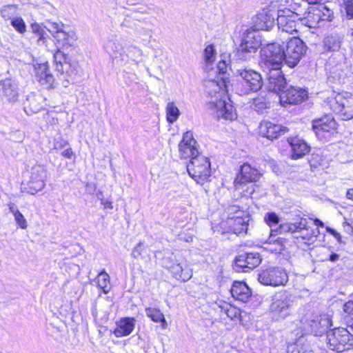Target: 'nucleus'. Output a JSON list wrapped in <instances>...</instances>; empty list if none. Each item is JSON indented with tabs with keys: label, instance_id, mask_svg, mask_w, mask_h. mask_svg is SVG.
I'll return each mask as SVG.
<instances>
[{
	"label": "nucleus",
	"instance_id": "15",
	"mask_svg": "<svg viewBox=\"0 0 353 353\" xmlns=\"http://www.w3.org/2000/svg\"><path fill=\"white\" fill-rule=\"evenodd\" d=\"M179 154L181 159L190 160L200 155L196 141L191 132L188 131L183 134V139L179 144Z\"/></svg>",
	"mask_w": 353,
	"mask_h": 353
},
{
	"label": "nucleus",
	"instance_id": "44",
	"mask_svg": "<svg viewBox=\"0 0 353 353\" xmlns=\"http://www.w3.org/2000/svg\"><path fill=\"white\" fill-rule=\"evenodd\" d=\"M341 6L345 10L347 19H353V0H342Z\"/></svg>",
	"mask_w": 353,
	"mask_h": 353
},
{
	"label": "nucleus",
	"instance_id": "54",
	"mask_svg": "<svg viewBox=\"0 0 353 353\" xmlns=\"http://www.w3.org/2000/svg\"><path fill=\"white\" fill-rule=\"evenodd\" d=\"M343 310L345 313L353 315V301L346 302L343 305Z\"/></svg>",
	"mask_w": 353,
	"mask_h": 353
},
{
	"label": "nucleus",
	"instance_id": "55",
	"mask_svg": "<svg viewBox=\"0 0 353 353\" xmlns=\"http://www.w3.org/2000/svg\"><path fill=\"white\" fill-rule=\"evenodd\" d=\"M227 66L225 61H219L217 65V70H219L220 74H225L226 72Z\"/></svg>",
	"mask_w": 353,
	"mask_h": 353
},
{
	"label": "nucleus",
	"instance_id": "5",
	"mask_svg": "<svg viewBox=\"0 0 353 353\" xmlns=\"http://www.w3.org/2000/svg\"><path fill=\"white\" fill-rule=\"evenodd\" d=\"M327 347L341 352L353 346V335L343 327L330 328L325 336Z\"/></svg>",
	"mask_w": 353,
	"mask_h": 353
},
{
	"label": "nucleus",
	"instance_id": "61",
	"mask_svg": "<svg viewBox=\"0 0 353 353\" xmlns=\"http://www.w3.org/2000/svg\"><path fill=\"white\" fill-rule=\"evenodd\" d=\"M160 323H161V326L163 328H166L167 327V325H168V323H167V321L164 317V315L162 317V319H161L160 321Z\"/></svg>",
	"mask_w": 353,
	"mask_h": 353
},
{
	"label": "nucleus",
	"instance_id": "30",
	"mask_svg": "<svg viewBox=\"0 0 353 353\" xmlns=\"http://www.w3.org/2000/svg\"><path fill=\"white\" fill-rule=\"evenodd\" d=\"M341 38L337 34H328L323 39L324 51H337L341 48Z\"/></svg>",
	"mask_w": 353,
	"mask_h": 353
},
{
	"label": "nucleus",
	"instance_id": "62",
	"mask_svg": "<svg viewBox=\"0 0 353 353\" xmlns=\"http://www.w3.org/2000/svg\"><path fill=\"white\" fill-rule=\"evenodd\" d=\"M347 198L350 199H353V189L347 190Z\"/></svg>",
	"mask_w": 353,
	"mask_h": 353
},
{
	"label": "nucleus",
	"instance_id": "43",
	"mask_svg": "<svg viewBox=\"0 0 353 353\" xmlns=\"http://www.w3.org/2000/svg\"><path fill=\"white\" fill-rule=\"evenodd\" d=\"M11 25L19 33L23 34L26 31V25L23 19L20 17H13Z\"/></svg>",
	"mask_w": 353,
	"mask_h": 353
},
{
	"label": "nucleus",
	"instance_id": "37",
	"mask_svg": "<svg viewBox=\"0 0 353 353\" xmlns=\"http://www.w3.org/2000/svg\"><path fill=\"white\" fill-rule=\"evenodd\" d=\"M105 49L110 55L117 57L119 54H121L122 47L118 41L110 40L105 43Z\"/></svg>",
	"mask_w": 353,
	"mask_h": 353
},
{
	"label": "nucleus",
	"instance_id": "32",
	"mask_svg": "<svg viewBox=\"0 0 353 353\" xmlns=\"http://www.w3.org/2000/svg\"><path fill=\"white\" fill-rule=\"evenodd\" d=\"M61 48H57V51L54 54V60L57 70H66L70 68V62L66 54L61 50Z\"/></svg>",
	"mask_w": 353,
	"mask_h": 353
},
{
	"label": "nucleus",
	"instance_id": "3",
	"mask_svg": "<svg viewBox=\"0 0 353 353\" xmlns=\"http://www.w3.org/2000/svg\"><path fill=\"white\" fill-rule=\"evenodd\" d=\"M326 105L342 120L347 121L353 118V94L350 92L336 93L332 91L325 101Z\"/></svg>",
	"mask_w": 353,
	"mask_h": 353
},
{
	"label": "nucleus",
	"instance_id": "60",
	"mask_svg": "<svg viewBox=\"0 0 353 353\" xmlns=\"http://www.w3.org/2000/svg\"><path fill=\"white\" fill-rule=\"evenodd\" d=\"M246 191H247V193L245 194V196H248V194L249 195L252 194V193L254 192L253 185H252L250 187H248Z\"/></svg>",
	"mask_w": 353,
	"mask_h": 353
},
{
	"label": "nucleus",
	"instance_id": "47",
	"mask_svg": "<svg viewBox=\"0 0 353 353\" xmlns=\"http://www.w3.org/2000/svg\"><path fill=\"white\" fill-rule=\"evenodd\" d=\"M264 220L270 228L278 224L279 221V216L274 212L267 213L264 216Z\"/></svg>",
	"mask_w": 353,
	"mask_h": 353
},
{
	"label": "nucleus",
	"instance_id": "4",
	"mask_svg": "<svg viewBox=\"0 0 353 353\" xmlns=\"http://www.w3.org/2000/svg\"><path fill=\"white\" fill-rule=\"evenodd\" d=\"M161 263L179 281L185 282L192 276V270L188 267L186 260L179 252L163 256Z\"/></svg>",
	"mask_w": 353,
	"mask_h": 353
},
{
	"label": "nucleus",
	"instance_id": "21",
	"mask_svg": "<svg viewBox=\"0 0 353 353\" xmlns=\"http://www.w3.org/2000/svg\"><path fill=\"white\" fill-rule=\"evenodd\" d=\"M336 127V123L331 115H325L312 121V130L317 139L320 140L325 138V132H329L330 130H334Z\"/></svg>",
	"mask_w": 353,
	"mask_h": 353
},
{
	"label": "nucleus",
	"instance_id": "34",
	"mask_svg": "<svg viewBox=\"0 0 353 353\" xmlns=\"http://www.w3.org/2000/svg\"><path fill=\"white\" fill-rule=\"evenodd\" d=\"M165 112L167 121L170 123H174L180 115L179 110L173 101L168 103Z\"/></svg>",
	"mask_w": 353,
	"mask_h": 353
},
{
	"label": "nucleus",
	"instance_id": "31",
	"mask_svg": "<svg viewBox=\"0 0 353 353\" xmlns=\"http://www.w3.org/2000/svg\"><path fill=\"white\" fill-rule=\"evenodd\" d=\"M292 150V157L293 159H298L305 154L308 151V146L306 143L299 139H294L290 142Z\"/></svg>",
	"mask_w": 353,
	"mask_h": 353
},
{
	"label": "nucleus",
	"instance_id": "18",
	"mask_svg": "<svg viewBox=\"0 0 353 353\" xmlns=\"http://www.w3.org/2000/svg\"><path fill=\"white\" fill-rule=\"evenodd\" d=\"M332 326V323L328 315L315 316L310 319V334L322 337L324 334L327 335Z\"/></svg>",
	"mask_w": 353,
	"mask_h": 353
},
{
	"label": "nucleus",
	"instance_id": "51",
	"mask_svg": "<svg viewBox=\"0 0 353 353\" xmlns=\"http://www.w3.org/2000/svg\"><path fill=\"white\" fill-rule=\"evenodd\" d=\"M204 55L205 61L208 63H211L213 61V57L214 55V50L212 45H208L205 50Z\"/></svg>",
	"mask_w": 353,
	"mask_h": 353
},
{
	"label": "nucleus",
	"instance_id": "36",
	"mask_svg": "<svg viewBox=\"0 0 353 353\" xmlns=\"http://www.w3.org/2000/svg\"><path fill=\"white\" fill-rule=\"evenodd\" d=\"M233 220V230L235 234H241L248 230L247 221L241 217L236 216Z\"/></svg>",
	"mask_w": 353,
	"mask_h": 353
},
{
	"label": "nucleus",
	"instance_id": "7",
	"mask_svg": "<svg viewBox=\"0 0 353 353\" xmlns=\"http://www.w3.org/2000/svg\"><path fill=\"white\" fill-rule=\"evenodd\" d=\"M293 304L291 294L287 291L276 292L272 298L270 312L276 320L284 319L290 314Z\"/></svg>",
	"mask_w": 353,
	"mask_h": 353
},
{
	"label": "nucleus",
	"instance_id": "35",
	"mask_svg": "<svg viewBox=\"0 0 353 353\" xmlns=\"http://www.w3.org/2000/svg\"><path fill=\"white\" fill-rule=\"evenodd\" d=\"M9 209L10 212L13 214L17 225L21 229H26L28 227L27 221L23 215L19 211L16 205L14 203H10L9 205Z\"/></svg>",
	"mask_w": 353,
	"mask_h": 353
},
{
	"label": "nucleus",
	"instance_id": "48",
	"mask_svg": "<svg viewBox=\"0 0 353 353\" xmlns=\"http://www.w3.org/2000/svg\"><path fill=\"white\" fill-rule=\"evenodd\" d=\"M145 251L143 242H139L137 245L133 249L132 252V256L134 259L143 257V254Z\"/></svg>",
	"mask_w": 353,
	"mask_h": 353
},
{
	"label": "nucleus",
	"instance_id": "46",
	"mask_svg": "<svg viewBox=\"0 0 353 353\" xmlns=\"http://www.w3.org/2000/svg\"><path fill=\"white\" fill-rule=\"evenodd\" d=\"M57 71L61 72V74L65 73V74L67 75V77L68 78L65 80L67 83H69L70 81L72 83L74 82V77L77 74V69L70 63V68H68L66 70H57Z\"/></svg>",
	"mask_w": 353,
	"mask_h": 353
},
{
	"label": "nucleus",
	"instance_id": "42",
	"mask_svg": "<svg viewBox=\"0 0 353 353\" xmlns=\"http://www.w3.org/2000/svg\"><path fill=\"white\" fill-rule=\"evenodd\" d=\"M145 312L146 316L156 323H159L163 316L160 310L154 307H147L145 309Z\"/></svg>",
	"mask_w": 353,
	"mask_h": 353
},
{
	"label": "nucleus",
	"instance_id": "33",
	"mask_svg": "<svg viewBox=\"0 0 353 353\" xmlns=\"http://www.w3.org/2000/svg\"><path fill=\"white\" fill-rule=\"evenodd\" d=\"M96 279L98 287L102 290L103 293H108L111 288L110 276L105 270H103L100 273H99Z\"/></svg>",
	"mask_w": 353,
	"mask_h": 353
},
{
	"label": "nucleus",
	"instance_id": "11",
	"mask_svg": "<svg viewBox=\"0 0 353 353\" xmlns=\"http://www.w3.org/2000/svg\"><path fill=\"white\" fill-rule=\"evenodd\" d=\"M45 178L46 170L44 167L40 165L33 166L31 169L30 180L21 183V191L28 194H35L44 188Z\"/></svg>",
	"mask_w": 353,
	"mask_h": 353
},
{
	"label": "nucleus",
	"instance_id": "41",
	"mask_svg": "<svg viewBox=\"0 0 353 353\" xmlns=\"http://www.w3.org/2000/svg\"><path fill=\"white\" fill-rule=\"evenodd\" d=\"M253 108L258 112H263L264 110L270 106V102L263 97H257L254 99Z\"/></svg>",
	"mask_w": 353,
	"mask_h": 353
},
{
	"label": "nucleus",
	"instance_id": "9",
	"mask_svg": "<svg viewBox=\"0 0 353 353\" xmlns=\"http://www.w3.org/2000/svg\"><path fill=\"white\" fill-rule=\"evenodd\" d=\"M261 45L259 32L254 30H247L243 35L241 42L237 48L239 59L246 61L249 59Z\"/></svg>",
	"mask_w": 353,
	"mask_h": 353
},
{
	"label": "nucleus",
	"instance_id": "24",
	"mask_svg": "<svg viewBox=\"0 0 353 353\" xmlns=\"http://www.w3.org/2000/svg\"><path fill=\"white\" fill-rule=\"evenodd\" d=\"M55 44L57 48L68 49L74 45L77 37L72 30L66 31L65 30L54 34Z\"/></svg>",
	"mask_w": 353,
	"mask_h": 353
},
{
	"label": "nucleus",
	"instance_id": "50",
	"mask_svg": "<svg viewBox=\"0 0 353 353\" xmlns=\"http://www.w3.org/2000/svg\"><path fill=\"white\" fill-rule=\"evenodd\" d=\"M323 161V157L319 153H312L310 158V167L316 168Z\"/></svg>",
	"mask_w": 353,
	"mask_h": 353
},
{
	"label": "nucleus",
	"instance_id": "38",
	"mask_svg": "<svg viewBox=\"0 0 353 353\" xmlns=\"http://www.w3.org/2000/svg\"><path fill=\"white\" fill-rule=\"evenodd\" d=\"M17 5H6L0 9V12L4 19H12L17 14Z\"/></svg>",
	"mask_w": 353,
	"mask_h": 353
},
{
	"label": "nucleus",
	"instance_id": "17",
	"mask_svg": "<svg viewBox=\"0 0 353 353\" xmlns=\"http://www.w3.org/2000/svg\"><path fill=\"white\" fill-rule=\"evenodd\" d=\"M261 262V258L258 252L244 253L236 256L235 259L236 270L241 269L243 272L256 268Z\"/></svg>",
	"mask_w": 353,
	"mask_h": 353
},
{
	"label": "nucleus",
	"instance_id": "59",
	"mask_svg": "<svg viewBox=\"0 0 353 353\" xmlns=\"http://www.w3.org/2000/svg\"><path fill=\"white\" fill-rule=\"evenodd\" d=\"M339 258V255L336 253H332L329 256V260L332 262L336 261Z\"/></svg>",
	"mask_w": 353,
	"mask_h": 353
},
{
	"label": "nucleus",
	"instance_id": "14",
	"mask_svg": "<svg viewBox=\"0 0 353 353\" xmlns=\"http://www.w3.org/2000/svg\"><path fill=\"white\" fill-rule=\"evenodd\" d=\"M298 16L290 9L279 10L277 12V25L279 29L283 32L292 34L293 32H299L297 28L299 24L296 19Z\"/></svg>",
	"mask_w": 353,
	"mask_h": 353
},
{
	"label": "nucleus",
	"instance_id": "28",
	"mask_svg": "<svg viewBox=\"0 0 353 353\" xmlns=\"http://www.w3.org/2000/svg\"><path fill=\"white\" fill-rule=\"evenodd\" d=\"M302 232V229L300 226H298L293 223H282L279 225L278 228H276L275 230H274V233H279V234H283V233H288L290 232L292 234H299ZM294 238H296L298 240V243H301V241L304 240L305 238V236L302 235H294Z\"/></svg>",
	"mask_w": 353,
	"mask_h": 353
},
{
	"label": "nucleus",
	"instance_id": "57",
	"mask_svg": "<svg viewBox=\"0 0 353 353\" xmlns=\"http://www.w3.org/2000/svg\"><path fill=\"white\" fill-rule=\"evenodd\" d=\"M48 37V34H47L46 31L45 30V34H42V37L41 38L38 39V43L39 45H46L47 42V38Z\"/></svg>",
	"mask_w": 353,
	"mask_h": 353
},
{
	"label": "nucleus",
	"instance_id": "63",
	"mask_svg": "<svg viewBox=\"0 0 353 353\" xmlns=\"http://www.w3.org/2000/svg\"><path fill=\"white\" fill-rule=\"evenodd\" d=\"M345 224L348 227V229L352 230L353 228V221L351 222V223L345 222Z\"/></svg>",
	"mask_w": 353,
	"mask_h": 353
},
{
	"label": "nucleus",
	"instance_id": "13",
	"mask_svg": "<svg viewBox=\"0 0 353 353\" xmlns=\"http://www.w3.org/2000/svg\"><path fill=\"white\" fill-rule=\"evenodd\" d=\"M259 281L265 285L279 286L288 280L287 273L281 268H271L262 270L258 275Z\"/></svg>",
	"mask_w": 353,
	"mask_h": 353
},
{
	"label": "nucleus",
	"instance_id": "40",
	"mask_svg": "<svg viewBox=\"0 0 353 353\" xmlns=\"http://www.w3.org/2000/svg\"><path fill=\"white\" fill-rule=\"evenodd\" d=\"M313 221L315 228L312 229V232L310 233V241H312V237H314L316 239H320L321 237H322V239H323L325 233L324 232H321L319 228L324 229V223L319 219H314Z\"/></svg>",
	"mask_w": 353,
	"mask_h": 353
},
{
	"label": "nucleus",
	"instance_id": "27",
	"mask_svg": "<svg viewBox=\"0 0 353 353\" xmlns=\"http://www.w3.org/2000/svg\"><path fill=\"white\" fill-rule=\"evenodd\" d=\"M275 236L276 234H274V230L271 229L270 236L267 241L264 243L265 245L264 248L271 252L279 253L284 250L286 241L285 239L281 237L275 239Z\"/></svg>",
	"mask_w": 353,
	"mask_h": 353
},
{
	"label": "nucleus",
	"instance_id": "64",
	"mask_svg": "<svg viewBox=\"0 0 353 353\" xmlns=\"http://www.w3.org/2000/svg\"><path fill=\"white\" fill-rule=\"evenodd\" d=\"M105 208H112V203H111V202H107V203L105 204Z\"/></svg>",
	"mask_w": 353,
	"mask_h": 353
},
{
	"label": "nucleus",
	"instance_id": "56",
	"mask_svg": "<svg viewBox=\"0 0 353 353\" xmlns=\"http://www.w3.org/2000/svg\"><path fill=\"white\" fill-rule=\"evenodd\" d=\"M61 155L67 159H71L73 156V152L71 148H68L61 152Z\"/></svg>",
	"mask_w": 353,
	"mask_h": 353
},
{
	"label": "nucleus",
	"instance_id": "1",
	"mask_svg": "<svg viewBox=\"0 0 353 353\" xmlns=\"http://www.w3.org/2000/svg\"><path fill=\"white\" fill-rule=\"evenodd\" d=\"M205 87L212 100L210 101L211 108L216 114L218 119L233 120L236 118V113L230 99L225 94L226 84L223 77L217 79H207L205 81Z\"/></svg>",
	"mask_w": 353,
	"mask_h": 353
},
{
	"label": "nucleus",
	"instance_id": "58",
	"mask_svg": "<svg viewBox=\"0 0 353 353\" xmlns=\"http://www.w3.org/2000/svg\"><path fill=\"white\" fill-rule=\"evenodd\" d=\"M66 145H68V143L67 141L61 140L60 142L57 141L55 143L54 148H63L64 146H65Z\"/></svg>",
	"mask_w": 353,
	"mask_h": 353
},
{
	"label": "nucleus",
	"instance_id": "49",
	"mask_svg": "<svg viewBox=\"0 0 353 353\" xmlns=\"http://www.w3.org/2000/svg\"><path fill=\"white\" fill-rule=\"evenodd\" d=\"M129 56L132 59L134 60L136 58L141 57L143 54V52L139 48L135 46H130L128 48Z\"/></svg>",
	"mask_w": 353,
	"mask_h": 353
},
{
	"label": "nucleus",
	"instance_id": "12",
	"mask_svg": "<svg viewBox=\"0 0 353 353\" xmlns=\"http://www.w3.org/2000/svg\"><path fill=\"white\" fill-rule=\"evenodd\" d=\"M261 57L268 68H281L285 62L283 48L277 43H270L261 50Z\"/></svg>",
	"mask_w": 353,
	"mask_h": 353
},
{
	"label": "nucleus",
	"instance_id": "22",
	"mask_svg": "<svg viewBox=\"0 0 353 353\" xmlns=\"http://www.w3.org/2000/svg\"><path fill=\"white\" fill-rule=\"evenodd\" d=\"M268 83L267 88L269 91L282 92L286 85L285 79L281 68H270L268 74Z\"/></svg>",
	"mask_w": 353,
	"mask_h": 353
},
{
	"label": "nucleus",
	"instance_id": "45",
	"mask_svg": "<svg viewBox=\"0 0 353 353\" xmlns=\"http://www.w3.org/2000/svg\"><path fill=\"white\" fill-rule=\"evenodd\" d=\"M48 25L49 28L48 30L52 33V35L54 37V34H58L59 32H62L64 30L65 26L62 23L48 21Z\"/></svg>",
	"mask_w": 353,
	"mask_h": 353
},
{
	"label": "nucleus",
	"instance_id": "10",
	"mask_svg": "<svg viewBox=\"0 0 353 353\" xmlns=\"http://www.w3.org/2000/svg\"><path fill=\"white\" fill-rule=\"evenodd\" d=\"M334 19V12L324 3L310 0V29L323 27Z\"/></svg>",
	"mask_w": 353,
	"mask_h": 353
},
{
	"label": "nucleus",
	"instance_id": "6",
	"mask_svg": "<svg viewBox=\"0 0 353 353\" xmlns=\"http://www.w3.org/2000/svg\"><path fill=\"white\" fill-rule=\"evenodd\" d=\"M187 171L197 183L203 185L209 181L211 176L210 161L203 155H197L190 160L187 165Z\"/></svg>",
	"mask_w": 353,
	"mask_h": 353
},
{
	"label": "nucleus",
	"instance_id": "23",
	"mask_svg": "<svg viewBox=\"0 0 353 353\" xmlns=\"http://www.w3.org/2000/svg\"><path fill=\"white\" fill-rule=\"evenodd\" d=\"M259 134L268 139H277L288 131L286 127L275 124L268 121H263L259 125Z\"/></svg>",
	"mask_w": 353,
	"mask_h": 353
},
{
	"label": "nucleus",
	"instance_id": "16",
	"mask_svg": "<svg viewBox=\"0 0 353 353\" xmlns=\"http://www.w3.org/2000/svg\"><path fill=\"white\" fill-rule=\"evenodd\" d=\"M260 176L261 174L258 170L252 168L247 163H244L241 166L240 173L234 181V186L236 190H243L247 183L256 181Z\"/></svg>",
	"mask_w": 353,
	"mask_h": 353
},
{
	"label": "nucleus",
	"instance_id": "25",
	"mask_svg": "<svg viewBox=\"0 0 353 353\" xmlns=\"http://www.w3.org/2000/svg\"><path fill=\"white\" fill-rule=\"evenodd\" d=\"M232 296L236 300L247 302L251 296V290L245 282L234 281L230 290Z\"/></svg>",
	"mask_w": 353,
	"mask_h": 353
},
{
	"label": "nucleus",
	"instance_id": "53",
	"mask_svg": "<svg viewBox=\"0 0 353 353\" xmlns=\"http://www.w3.org/2000/svg\"><path fill=\"white\" fill-rule=\"evenodd\" d=\"M325 231L328 232L330 234L333 235V236L337 240V241L339 243H342L341 236L339 232H337L334 229L328 228V227L325 228Z\"/></svg>",
	"mask_w": 353,
	"mask_h": 353
},
{
	"label": "nucleus",
	"instance_id": "26",
	"mask_svg": "<svg viewBox=\"0 0 353 353\" xmlns=\"http://www.w3.org/2000/svg\"><path fill=\"white\" fill-rule=\"evenodd\" d=\"M0 85L2 86L3 95L10 101L17 100L19 91L17 83L10 79H6L0 81Z\"/></svg>",
	"mask_w": 353,
	"mask_h": 353
},
{
	"label": "nucleus",
	"instance_id": "8",
	"mask_svg": "<svg viewBox=\"0 0 353 353\" xmlns=\"http://www.w3.org/2000/svg\"><path fill=\"white\" fill-rule=\"evenodd\" d=\"M307 48V46L299 36H294L288 39L285 48H283L285 63L290 68L296 66L306 53Z\"/></svg>",
	"mask_w": 353,
	"mask_h": 353
},
{
	"label": "nucleus",
	"instance_id": "19",
	"mask_svg": "<svg viewBox=\"0 0 353 353\" xmlns=\"http://www.w3.org/2000/svg\"><path fill=\"white\" fill-rule=\"evenodd\" d=\"M307 97V91L298 87H291L279 94L280 103L283 105L301 103Z\"/></svg>",
	"mask_w": 353,
	"mask_h": 353
},
{
	"label": "nucleus",
	"instance_id": "29",
	"mask_svg": "<svg viewBox=\"0 0 353 353\" xmlns=\"http://www.w3.org/2000/svg\"><path fill=\"white\" fill-rule=\"evenodd\" d=\"M135 321L133 318H125L122 319L118 327L115 330V335L117 337L128 336L130 334L135 325Z\"/></svg>",
	"mask_w": 353,
	"mask_h": 353
},
{
	"label": "nucleus",
	"instance_id": "39",
	"mask_svg": "<svg viewBox=\"0 0 353 353\" xmlns=\"http://www.w3.org/2000/svg\"><path fill=\"white\" fill-rule=\"evenodd\" d=\"M222 312L225 314L228 318H230L232 320H234L235 319H239L241 316V310L229 304H226L225 306L222 307Z\"/></svg>",
	"mask_w": 353,
	"mask_h": 353
},
{
	"label": "nucleus",
	"instance_id": "20",
	"mask_svg": "<svg viewBox=\"0 0 353 353\" xmlns=\"http://www.w3.org/2000/svg\"><path fill=\"white\" fill-rule=\"evenodd\" d=\"M37 81L45 88H54L55 79L54 76L49 72V65L47 62L37 63L34 64Z\"/></svg>",
	"mask_w": 353,
	"mask_h": 353
},
{
	"label": "nucleus",
	"instance_id": "52",
	"mask_svg": "<svg viewBox=\"0 0 353 353\" xmlns=\"http://www.w3.org/2000/svg\"><path fill=\"white\" fill-rule=\"evenodd\" d=\"M30 28L32 32L36 34L38 39L42 37V34H45V30L43 28H42V26L37 23H32Z\"/></svg>",
	"mask_w": 353,
	"mask_h": 353
},
{
	"label": "nucleus",
	"instance_id": "2",
	"mask_svg": "<svg viewBox=\"0 0 353 353\" xmlns=\"http://www.w3.org/2000/svg\"><path fill=\"white\" fill-rule=\"evenodd\" d=\"M239 79L234 84V90L243 96L259 91L263 85L261 74L252 69H239L236 72Z\"/></svg>",
	"mask_w": 353,
	"mask_h": 353
}]
</instances>
